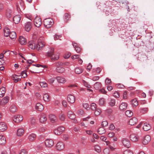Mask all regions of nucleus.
Segmentation results:
<instances>
[{
	"label": "nucleus",
	"instance_id": "f257e3e1",
	"mask_svg": "<svg viewBox=\"0 0 154 154\" xmlns=\"http://www.w3.org/2000/svg\"><path fill=\"white\" fill-rule=\"evenodd\" d=\"M43 39L42 37L39 38L36 44L34 40L30 41L28 43V46L30 48H42L45 47V45Z\"/></svg>",
	"mask_w": 154,
	"mask_h": 154
},
{
	"label": "nucleus",
	"instance_id": "f03ea898",
	"mask_svg": "<svg viewBox=\"0 0 154 154\" xmlns=\"http://www.w3.org/2000/svg\"><path fill=\"white\" fill-rule=\"evenodd\" d=\"M44 26L47 28H50L52 27L54 23L53 20L50 18L45 19L43 20Z\"/></svg>",
	"mask_w": 154,
	"mask_h": 154
},
{
	"label": "nucleus",
	"instance_id": "7ed1b4c3",
	"mask_svg": "<svg viewBox=\"0 0 154 154\" xmlns=\"http://www.w3.org/2000/svg\"><path fill=\"white\" fill-rule=\"evenodd\" d=\"M17 9L18 11L23 10L24 8V3L22 0H19L16 4Z\"/></svg>",
	"mask_w": 154,
	"mask_h": 154
},
{
	"label": "nucleus",
	"instance_id": "20e7f679",
	"mask_svg": "<svg viewBox=\"0 0 154 154\" xmlns=\"http://www.w3.org/2000/svg\"><path fill=\"white\" fill-rule=\"evenodd\" d=\"M62 65V63L61 62H58L56 63V70L57 72L59 73H62L64 72V69L61 66Z\"/></svg>",
	"mask_w": 154,
	"mask_h": 154
},
{
	"label": "nucleus",
	"instance_id": "39448f33",
	"mask_svg": "<svg viewBox=\"0 0 154 154\" xmlns=\"http://www.w3.org/2000/svg\"><path fill=\"white\" fill-rule=\"evenodd\" d=\"M34 23L35 26L36 27H39L42 24V20L41 18L39 17H36L34 20Z\"/></svg>",
	"mask_w": 154,
	"mask_h": 154
},
{
	"label": "nucleus",
	"instance_id": "423d86ee",
	"mask_svg": "<svg viewBox=\"0 0 154 154\" xmlns=\"http://www.w3.org/2000/svg\"><path fill=\"white\" fill-rule=\"evenodd\" d=\"M65 128L63 126H60L56 128L54 131V133L57 135L61 134L65 130Z\"/></svg>",
	"mask_w": 154,
	"mask_h": 154
},
{
	"label": "nucleus",
	"instance_id": "0eeeda50",
	"mask_svg": "<svg viewBox=\"0 0 154 154\" xmlns=\"http://www.w3.org/2000/svg\"><path fill=\"white\" fill-rule=\"evenodd\" d=\"M45 146L48 147H51L54 145V141L51 139H47L45 141Z\"/></svg>",
	"mask_w": 154,
	"mask_h": 154
},
{
	"label": "nucleus",
	"instance_id": "6e6552de",
	"mask_svg": "<svg viewBox=\"0 0 154 154\" xmlns=\"http://www.w3.org/2000/svg\"><path fill=\"white\" fill-rule=\"evenodd\" d=\"M122 142L123 145L125 147L128 148L130 146V142L128 139L125 138H123Z\"/></svg>",
	"mask_w": 154,
	"mask_h": 154
},
{
	"label": "nucleus",
	"instance_id": "1a4fd4ad",
	"mask_svg": "<svg viewBox=\"0 0 154 154\" xmlns=\"http://www.w3.org/2000/svg\"><path fill=\"white\" fill-rule=\"evenodd\" d=\"M13 119L15 122L18 123L23 120V118L22 116L20 115H17L14 116Z\"/></svg>",
	"mask_w": 154,
	"mask_h": 154
},
{
	"label": "nucleus",
	"instance_id": "9d476101",
	"mask_svg": "<svg viewBox=\"0 0 154 154\" xmlns=\"http://www.w3.org/2000/svg\"><path fill=\"white\" fill-rule=\"evenodd\" d=\"M56 148L58 150H62L64 148V145L62 142H59L57 144Z\"/></svg>",
	"mask_w": 154,
	"mask_h": 154
},
{
	"label": "nucleus",
	"instance_id": "9b49d317",
	"mask_svg": "<svg viewBox=\"0 0 154 154\" xmlns=\"http://www.w3.org/2000/svg\"><path fill=\"white\" fill-rule=\"evenodd\" d=\"M151 140V137L149 135L145 136L143 139V143L144 145L147 144Z\"/></svg>",
	"mask_w": 154,
	"mask_h": 154
},
{
	"label": "nucleus",
	"instance_id": "f8f14e48",
	"mask_svg": "<svg viewBox=\"0 0 154 154\" xmlns=\"http://www.w3.org/2000/svg\"><path fill=\"white\" fill-rule=\"evenodd\" d=\"M19 42L21 45H25L27 43L26 39L23 36L19 37Z\"/></svg>",
	"mask_w": 154,
	"mask_h": 154
},
{
	"label": "nucleus",
	"instance_id": "ddd939ff",
	"mask_svg": "<svg viewBox=\"0 0 154 154\" xmlns=\"http://www.w3.org/2000/svg\"><path fill=\"white\" fill-rule=\"evenodd\" d=\"M32 27L31 23L30 22H27L25 23V29L27 32H29Z\"/></svg>",
	"mask_w": 154,
	"mask_h": 154
},
{
	"label": "nucleus",
	"instance_id": "4468645a",
	"mask_svg": "<svg viewBox=\"0 0 154 154\" xmlns=\"http://www.w3.org/2000/svg\"><path fill=\"white\" fill-rule=\"evenodd\" d=\"M128 105L125 102L122 103L119 106V109L122 111H125L127 109Z\"/></svg>",
	"mask_w": 154,
	"mask_h": 154
},
{
	"label": "nucleus",
	"instance_id": "2eb2a0df",
	"mask_svg": "<svg viewBox=\"0 0 154 154\" xmlns=\"http://www.w3.org/2000/svg\"><path fill=\"white\" fill-rule=\"evenodd\" d=\"M67 100L70 103H73L75 101V97L72 94H70L68 95Z\"/></svg>",
	"mask_w": 154,
	"mask_h": 154
},
{
	"label": "nucleus",
	"instance_id": "dca6fc26",
	"mask_svg": "<svg viewBox=\"0 0 154 154\" xmlns=\"http://www.w3.org/2000/svg\"><path fill=\"white\" fill-rule=\"evenodd\" d=\"M7 128V127L5 123L4 122L0 123V131L2 132L4 131Z\"/></svg>",
	"mask_w": 154,
	"mask_h": 154
},
{
	"label": "nucleus",
	"instance_id": "f3484780",
	"mask_svg": "<svg viewBox=\"0 0 154 154\" xmlns=\"http://www.w3.org/2000/svg\"><path fill=\"white\" fill-rule=\"evenodd\" d=\"M21 19V17L20 15H17L14 17L13 20L15 23L18 24L20 22Z\"/></svg>",
	"mask_w": 154,
	"mask_h": 154
},
{
	"label": "nucleus",
	"instance_id": "a211bd4d",
	"mask_svg": "<svg viewBox=\"0 0 154 154\" xmlns=\"http://www.w3.org/2000/svg\"><path fill=\"white\" fill-rule=\"evenodd\" d=\"M137 122V119L135 117H133L130 119L129 122V124L131 125H134Z\"/></svg>",
	"mask_w": 154,
	"mask_h": 154
},
{
	"label": "nucleus",
	"instance_id": "6ab92c4d",
	"mask_svg": "<svg viewBox=\"0 0 154 154\" xmlns=\"http://www.w3.org/2000/svg\"><path fill=\"white\" fill-rule=\"evenodd\" d=\"M58 82L61 83H64L66 82V79L62 77L57 76L56 78Z\"/></svg>",
	"mask_w": 154,
	"mask_h": 154
},
{
	"label": "nucleus",
	"instance_id": "aec40b11",
	"mask_svg": "<svg viewBox=\"0 0 154 154\" xmlns=\"http://www.w3.org/2000/svg\"><path fill=\"white\" fill-rule=\"evenodd\" d=\"M40 121L41 123H45L47 120V118L45 114H42L40 118Z\"/></svg>",
	"mask_w": 154,
	"mask_h": 154
},
{
	"label": "nucleus",
	"instance_id": "412c9836",
	"mask_svg": "<svg viewBox=\"0 0 154 154\" xmlns=\"http://www.w3.org/2000/svg\"><path fill=\"white\" fill-rule=\"evenodd\" d=\"M36 109L39 111H42L44 109L43 106L40 103H37L35 106Z\"/></svg>",
	"mask_w": 154,
	"mask_h": 154
},
{
	"label": "nucleus",
	"instance_id": "4be33fe9",
	"mask_svg": "<svg viewBox=\"0 0 154 154\" xmlns=\"http://www.w3.org/2000/svg\"><path fill=\"white\" fill-rule=\"evenodd\" d=\"M36 137V136L35 134L32 133L29 135L28 138L30 141L32 142L35 139Z\"/></svg>",
	"mask_w": 154,
	"mask_h": 154
},
{
	"label": "nucleus",
	"instance_id": "5701e85b",
	"mask_svg": "<svg viewBox=\"0 0 154 154\" xmlns=\"http://www.w3.org/2000/svg\"><path fill=\"white\" fill-rule=\"evenodd\" d=\"M67 116L69 119H74L75 117L74 113L71 111H69L68 112Z\"/></svg>",
	"mask_w": 154,
	"mask_h": 154
},
{
	"label": "nucleus",
	"instance_id": "b1692460",
	"mask_svg": "<svg viewBox=\"0 0 154 154\" xmlns=\"http://www.w3.org/2000/svg\"><path fill=\"white\" fill-rule=\"evenodd\" d=\"M3 31L4 36L6 37H8L10 32L9 28L7 27H5L3 30Z\"/></svg>",
	"mask_w": 154,
	"mask_h": 154
},
{
	"label": "nucleus",
	"instance_id": "393cba45",
	"mask_svg": "<svg viewBox=\"0 0 154 154\" xmlns=\"http://www.w3.org/2000/svg\"><path fill=\"white\" fill-rule=\"evenodd\" d=\"M49 118L52 123L55 122L57 120L56 117L54 115L51 114L49 115Z\"/></svg>",
	"mask_w": 154,
	"mask_h": 154
},
{
	"label": "nucleus",
	"instance_id": "a878e982",
	"mask_svg": "<svg viewBox=\"0 0 154 154\" xmlns=\"http://www.w3.org/2000/svg\"><path fill=\"white\" fill-rule=\"evenodd\" d=\"M6 143L5 137L2 135H0V144L4 145Z\"/></svg>",
	"mask_w": 154,
	"mask_h": 154
},
{
	"label": "nucleus",
	"instance_id": "bb28decb",
	"mask_svg": "<svg viewBox=\"0 0 154 154\" xmlns=\"http://www.w3.org/2000/svg\"><path fill=\"white\" fill-rule=\"evenodd\" d=\"M143 128L144 131H148L151 129V126L149 124L145 123H144Z\"/></svg>",
	"mask_w": 154,
	"mask_h": 154
},
{
	"label": "nucleus",
	"instance_id": "cd10ccee",
	"mask_svg": "<svg viewBox=\"0 0 154 154\" xmlns=\"http://www.w3.org/2000/svg\"><path fill=\"white\" fill-rule=\"evenodd\" d=\"M131 140L133 141H136L138 140L139 137L137 135L133 134L131 135L130 136Z\"/></svg>",
	"mask_w": 154,
	"mask_h": 154
},
{
	"label": "nucleus",
	"instance_id": "c85d7f7f",
	"mask_svg": "<svg viewBox=\"0 0 154 154\" xmlns=\"http://www.w3.org/2000/svg\"><path fill=\"white\" fill-rule=\"evenodd\" d=\"M24 130L22 128L19 129L17 132V136L20 137L22 136L24 133Z\"/></svg>",
	"mask_w": 154,
	"mask_h": 154
},
{
	"label": "nucleus",
	"instance_id": "c756f323",
	"mask_svg": "<svg viewBox=\"0 0 154 154\" xmlns=\"http://www.w3.org/2000/svg\"><path fill=\"white\" fill-rule=\"evenodd\" d=\"M60 54L59 53L54 54L53 56H52L51 60H57L59 59Z\"/></svg>",
	"mask_w": 154,
	"mask_h": 154
},
{
	"label": "nucleus",
	"instance_id": "7c9ffc66",
	"mask_svg": "<svg viewBox=\"0 0 154 154\" xmlns=\"http://www.w3.org/2000/svg\"><path fill=\"white\" fill-rule=\"evenodd\" d=\"M6 89L4 87H2L0 88V97H2L5 93Z\"/></svg>",
	"mask_w": 154,
	"mask_h": 154
},
{
	"label": "nucleus",
	"instance_id": "2f4dec72",
	"mask_svg": "<svg viewBox=\"0 0 154 154\" xmlns=\"http://www.w3.org/2000/svg\"><path fill=\"white\" fill-rule=\"evenodd\" d=\"M131 103L133 107H136L138 104V102L136 99L132 100L131 101Z\"/></svg>",
	"mask_w": 154,
	"mask_h": 154
},
{
	"label": "nucleus",
	"instance_id": "473e14b6",
	"mask_svg": "<svg viewBox=\"0 0 154 154\" xmlns=\"http://www.w3.org/2000/svg\"><path fill=\"white\" fill-rule=\"evenodd\" d=\"M98 132L99 134H105L106 131L104 127L100 128L98 130Z\"/></svg>",
	"mask_w": 154,
	"mask_h": 154
},
{
	"label": "nucleus",
	"instance_id": "72a5a7b5",
	"mask_svg": "<svg viewBox=\"0 0 154 154\" xmlns=\"http://www.w3.org/2000/svg\"><path fill=\"white\" fill-rule=\"evenodd\" d=\"M70 18V15L69 13H67L64 14V20L65 22H67Z\"/></svg>",
	"mask_w": 154,
	"mask_h": 154
},
{
	"label": "nucleus",
	"instance_id": "f704fd0d",
	"mask_svg": "<svg viewBox=\"0 0 154 154\" xmlns=\"http://www.w3.org/2000/svg\"><path fill=\"white\" fill-rule=\"evenodd\" d=\"M83 69L80 67L76 68L75 70V73L77 74H80L83 71Z\"/></svg>",
	"mask_w": 154,
	"mask_h": 154
},
{
	"label": "nucleus",
	"instance_id": "c9c22d12",
	"mask_svg": "<svg viewBox=\"0 0 154 154\" xmlns=\"http://www.w3.org/2000/svg\"><path fill=\"white\" fill-rule=\"evenodd\" d=\"M6 16L7 18H10L12 16V14L11 11L9 9L6 10Z\"/></svg>",
	"mask_w": 154,
	"mask_h": 154
},
{
	"label": "nucleus",
	"instance_id": "e433bc0d",
	"mask_svg": "<svg viewBox=\"0 0 154 154\" xmlns=\"http://www.w3.org/2000/svg\"><path fill=\"white\" fill-rule=\"evenodd\" d=\"M54 49H51L50 51H49L47 52V56L48 57H52V56H53L54 54Z\"/></svg>",
	"mask_w": 154,
	"mask_h": 154
},
{
	"label": "nucleus",
	"instance_id": "4c0bfd02",
	"mask_svg": "<svg viewBox=\"0 0 154 154\" xmlns=\"http://www.w3.org/2000/svg\"><path fill=\"white\" fill-rule=\"evenodd\" d=\"M43 98L44 100L46 102H48L50 100L49 95L47 93L45 94H44L43 96Z\"/></svg>",
	"mask_w": 154,
	"mask_h": 154
},
{
	"label": "nucleus",
	"instance_id": "58836bf2",
	"mask_svg": "<svg viewBox=\"0 0 154 154\" xmlns=\"http://www.w3.org/2000/svg\"><path fill=\"white\" fill-rule=\"evenodd\" d=\"M102 87L101 83L100 82H96L94 85V87L96 89H98Z\"/></svg>",
	"mask_w": 154,
	"mask_h": 154
},
{
	"label": "nucleus",
	"instance_id": "ea45409f",
	"mask_svg": "<svg viewBox=\"0 0 154 154\" xmlns=\"http://www.w3.org/2000/svg\"><path fill=\"white\" fill-rule=\"evenodd\" d=\"M9 36L11 39L15 38L16 37V33L14 32H10Z\"/></svg>",
	"mask_w": 154,
	"mask_h": 154
},
{
	"label": "nucleus",
	"instance_id": "a19ab883",
	"mask_svg": "<svg viewBox=\"0 0 154 154\" xmlns=\"http://www.w3.org/2000/svg\"><path fill=\"white\" fill-rule=\"evenodd\" d=\"M148 110V108H140V112L142 114H144L146 113Z\"/></svg>",
	"mask_w": 154,
	"mask_h": 154
},
{
	"label": "nucleus",
	"instance_id": "79ce46f5",
	"mask_svg": "<svg viewBox=\"0 0 154 154\" xmlns=\"http://www.w3.org/2000/svg\"><path fill=\"white\" fill-rule=\"evenodd\" d=\"M116 100L114 99H110V101L109 103V105L111 106H113L115 105Z\"/></svg>",
	"mask_w": 154,
	"mask_h": 154
},
{
	"label": "nucleus",
	"instance_id": "37998d69",
	"mask_svg": "<svg viewBox=\"0 0 154 154\" xmlns=\"http://www.w3.org/2000/svg\"><path fill=\"white\" fill-rule=\"evenodd\" d=\"M9 99V97H5L2 99L1 101L2 103L5 104L8 102Z\"/></svg>",
	"mask_w": 154,
	"mask_h": 154
},
{
	"label": "nucleus",
	"instance_id": "c03bdc74",
	"mask_svg": "<svg viewBox=\"0 0 154 154\" xmlns=\"http://www.w3.org/2000/svg\"><path fill=\"white\" fill-rule=\"evenodd\" d=\"M10 110L11 112L14 113L17 111V107L14 105H12L10 107Z\"/></svg>",
	"mask_w": 154,
	"mask_h": 154
},
{
	"label": "nucleus",
	"instance_id": "a18cd8bd",
	"mask_svg": "<svg viewBox=\"0 0 154 154\" xmlns=\"http://www.w3.org/2000/svg\"><path fill=\"white\" fill-rule=\"evenodd\" d=\"M59 119L61 121H64L65 118V116L64 114L62 113L60 114L59 116Z\"/></svg>",
	"mask_w": 154,
	"mask_h": 154
},
{
	"label": "nucleus",
	"instance_id": "49530a36",
	"mask_svg": "<svg viewBox=\"0 0 154 154\" xmlns=\"http://www.w3.org/2000/svg\"><path fill=\"white\" fill-rule=\"evenodd\" d=\"M105 103V100L103 98H100L99 101V104L100 106H103Z\"/></svg>",
	"mask_w": 154,
	"mask_h": 154
},
{
	"label": "nucleus",
	"instance_id": "de8ad7c7",
	"mask_svg": "<svg viewBox=\"0 0 154 154\" xmlns=\"http://www.w3.org/2000/svg\"><path fill=\"white\" fill-rule=\"evenodd\" d=\"M125 114L128 117H131L133 115V112H132L130 110H127L125 112Z\"/></svg>",
	"mask_w": 154,
	"mask_h": 154
},
{
	"label": "nucleus",
	"instance_id": "09e8293b",
	"mask_svg": "<svg viewBox=\"0 0 154 154\" xmlns=\"http://www.w3.org/2000/svg\"><path fill=\"white\" fill-rule=\"evenodd\" d=\"M71 55V54L69 52H66L63 55V57L65 59H67L69 58Z\"/></svg>",
	"mask_w": 154,
	"mask_h": 154
},
{
	"label": "nucleus",
	"instance_id": "8fccbe9b",
	"mask_svg": "<svg viewBox=\"0 0 154 154\" xmlns=\"http://www.w3.org/2000/svg\"><path fill=\"white\" fill-rule=\"evenodd\" d=\"M13 79L15 82L20 81L21 80L20 79L18 78V75H14L13 76Z\"/></svg>",
	"mask_w": 154,
	"mask_h": 154
},
{
	"label": "nucleus",
	"instance_id": "3c124183",
	"mask_svg": "<svg viewBox=\"0 0 154 154\" xmlns=\"http://www.w3.org/2000/svg\"><path fill=\"white\" fill-rule=\"evenodd\" d=\"M95 150L98 152H100L101 151L100 147L98 145H96L94 146Z\"/></svg>",
	"mask_w": 154,
	"mask_h": 154
},
{
	"label": "nucleus",
	"instance_id": "603ef678",
	"mask_svg": "<svg viewBox=\"0 0 154 154\" xmlns=\"http://www.w3.org/2000/svg\"><path fill=\"white\" fill-rule=\"evenodd\" d=\"M72 45L75 48H80L81 46L79 44L75 42H72Z\"/></svg>",
	"mask_w": 154,
	"mask_h": 154
},
{
	"label": "nucleus",
	"instance_id": "864d4df0",
	"mask_svg": "<svg viewBox=\"0 0 154 154\" xmlns=\"http://www.w3.org/2000/svg\"><path fill=\"white\" fill-rule=\"evenodd\" d=\"M101 112V110L100 109H97L95 110V114L96 116H98L100 114Z\"/></svg>",
	"mask_w": 154,
	"mask_h": 154
},
{
	"label": "nucleus",
	"instance_id": "5fc2aeb1",
	"mask_svg": "<svg viewBox=\"0 0 154 154\" xmlns=\"http://www.w3.org/2000/svg\"><path fill=\"white\" fill-rule=\"evenodd\" d=\"M113 95L116 98H119L120 96L119 93L117 91H115L113 93Z\"/></svg>",
	"mask_w": 154,
	"mask_h": 154
},
{
	"label": "nucleus",
	"instance_id": "6e6d98bb",
	"mask_svg": "<svg viewBox=\"0 0 154 154\" xmlns=\"http://www.w3.org/2000/svg\"><path fill=\"white\" fill-rule=\"evenodd\" d=\"M40 86L43 88H45L47 87L48 84L45 82H40Z\"/></svg>",
	"mask_w": 154,
	"mask_h": 154
},
{
	"label": "nucleus",
	"instance_id": "4d7b16f0",
	"mask_svg": "<svg viewBox=\"0 0 154 154\" xmlns=\"http://www.w3.org/2000/svg\"><path fill=\"white\" fill-rule=\"evenodd\" d=\"M96 105L94 103H92L91 105V108L92 110H95L96 109Z\"/></svg>",
	"mask_w": 154,
	"mask_h": 154
},
{
	"label": "nucleus",
	"instance_id": "13d9d810",
	"mask_svg": "<svg viewBox=\"0 0 154 154\" xmlns=\"http://www.w3.org/2000/svg\"><path fill=\"white\" fill-rule=\"evenodd\" d=\"M124 154H133V152L129 149H127L125 150L123 152Z\"/></svg>",
	"mask_w": 154,
	"mask_h": 154
},
{
	"label": "nucleus",
	"instance_id": "bf43d9fd",
	"mask_svg": "<svg viewBox=\"0 0 154 154\" xmlns=\"http://www.w3.org/2000/svg\"><path fill=\"white\" fill-rule=\"evenodd\" d=\"M26 71H23L21 72V75L22 77L23 78H25L27 76V74Z\"/></svg>",
	"mask_w": 154,
	"mask_h": 154
},
{
	"label": "nucleus",
	"instance_id": "052dcab7",
	"mask_svg": "<svg viewBox=\"0 0 154 154\" xmlns=\"http://www.w3.org/2000/svg\"><path fill=\"white\" fill-rule=\"evenodd\" d=\"M30 122L31 124L34 125L35 123V120L33 117H32L30 120Z\"/></svg>",
	"mask_w": 154,
	"mask_h": 154
},
{
	"label": "nucleus",
	"instance_id": "680f3d73",
	"mask_svg": "<svg viewBox=\"0 0 154 154\" xmlns=\"http://www.w3.org/2000/svg\"><path fill=\"white\" fill-rule=\"evenodd\" d=\"M108 123L106 121H103L102 122L101 124V125L102 127H106L108 125Z\"/></svg>",
	"mask_w": 154,
	"mask_h": 154
},
{
	"label": "nucleus",
	"instance_id": "e2e57ef3",
	"mask_svg": "<svg viewBox=\"0 0 154 154\" xmlns=\"http://www.w3.org/2000/svg\"><path fill=\"white\" fill-rule=\"evenodd\" d=\"M103 152L104 154H109L110 150L109 149L106 148L104 149Z\"/></svg>",
	"mask_w": 154,
	"mask_h": 154
},
{
	"label": "nucleus",
	"instance_id": "0e129e2a",
	"mask_svg": "<svg viewBox=\"0 0 154 154\" xmlns=\"http://www.w3.org/2000/svg\"><path fill=\"white\" fill-rule=\"evenodd\" d=\"M81 141L83 144H85L87 143L86 139L84 137H82L81 138Z\"/></svg>",
	"mask_w": 154,
	"mask_h": 154
},
{
	"label": "nucleus",
	"instance_id": "69168bd1",
	"mask_svg": "<svg viewBox=\"0 0 154 154\" xmlns=\"http://www.w3.org/2000/svg\"><path fill=\"white\" fill-rule=\"evenodd\" d=\"M100 78L99 76H96L93 77L92 78V79L94 81H96L98 80Z\"/></svg>",
	"mask_w": 154,
	"mask_h": 154
},
{
	"label": "nucleus",
	"instance_id": "338daca9",
	"mask_svg": "<svg viewBox=\"0 0 154 154\" xmlns=\"http://www.w3.org/2000/svg\"><path fill=\"white\" fill-rule=\"evenodd\" d=\"M115 135L114 133L112 132H110L108 134V137H113Z\"/></svg>",
	"mask_w": 154,
	"mask_h": 154
},
{
	"label": "nucleus",
	"instance_id": "774afa93",
	"mask_svg": "<svg viewBox=\"0 0 154 154\" xmlns=\"http://www.w3.org/2000/svg\"><path fill=\"white\" fill-rule=\"evenodd\" d=\"M100 139L102 141L105 142L107 140V137H106L104 136H102L100 137Z\"/></svg>",
	"mask_w": 154,
	"mask_h": 154
}]
</instances>
